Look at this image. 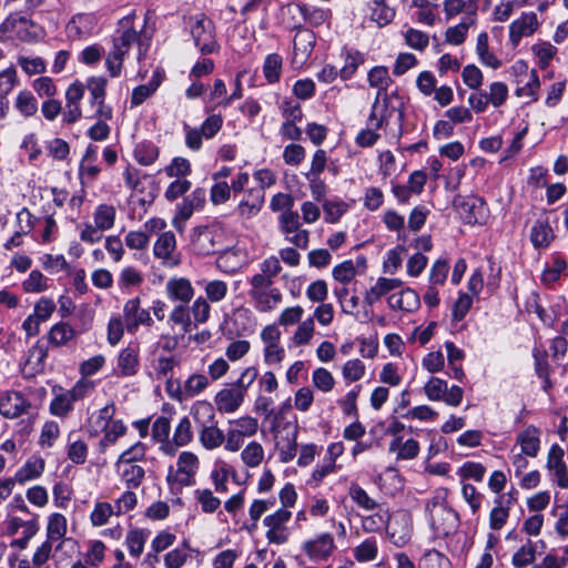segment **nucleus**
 I'll return each instance as SVG.
<instances>
[{
  "instance_id": "nucleus-1",
  "label": "nucleus",
  "mask_w": 568,
  "mask_h": 568,
  "mask_svg": "<svg viewBox=\"0 0 568 568\" xmlns=\"http://www.w3.org/2000/svg\"><path fill=\"white\" fill-rule=\"evenodd\" d=\"M281 260L268 256L258 264V272L248 278V296L258 313H272L283 302V293L274 287V278L281 273Z\"/></svg>"
},
{
  "instance_id": "nucleus-2",
  "label": "nucleus",
  "mask_w": 568,
  "mask_h": 568,
  "mask_svg": "<svg viewBox=\"0 0 568 568\" xmlns=\"http://www.w3.org/2000/svg\"><path fill=\"white\" fill-rule=\"evenodd\" d=\"M133 20L134 14L122 18L113 36V49L109 52L105 60L111 77L120 75L123 58L132 44L136 42L139 44V60L145 54L146 48L143 49V43L140 41V37L133 26Z\"/></svg>"
},
{
  "instance_id": "nucleus-3",
  "label": "nucleus",
  "mask_w": 568,
  "mask_h": 568,
  "mask_svg": "<svg viewBox=\"0 0 568 568\" xmlns=\"http://www.w3.org/2000/svg\"><path fill=\"white\" fill-rule=\"evenodd\" d=\"M191 415L199 424V442L203 448L214 450L226 443L225 433L217 427L214 407L206 400H200L191 407Z\"/></svg>"
},
{
  "instance_id": "nucleus-4",
  "label": "nucleus",
  "mask_w": 568,
  "mask_h": 568,
  "mask_svg": "<svg viewBox=\"0 0 568 568\" xmlns=\"http://www.w3.org/2000/svg\"><path fill=\"white\" fill-rule=\"evenodd\" d=\"M371 87L378 88L375 102L371 113V124L377 120L376 125L383 124L388 113V69L386 67H375L368 73Z\"/></svg>"
},
{
  "instance_id": "nucleus-5",
  "label": "nucleus",
  "mask_w": 568,
  "mask_h": 568,
  "mask_svg": "<svg viewBox=\"0 0 568 568\" xmlns=\"http://www.w3.org/2000/svg\"><path fill=\"white\" fill-rule=\"evenodd\" d=\"M190 32L195 47L202 54H211L219 48L215 37V26L204 13L189 18Z\"/></svg>"
},
{
  "instance_id": "nucleus-6",
  "label": "nucleus",
  "mask_w": 568,
  "mask_h": 568,
  "mask_svg": "<svg viewBox=\"0 0 568 568\" xmlns=\"http://www.w3.org/2000/svg\"><path fill=\"white\" fill-rule=\"evenodd\" d=\"M200 469V459L192 452H182L176 459V468L172 467L168 474L170 484H179L181 486H192L195 483V476Z\"/></svg>"
},
{
  "instance_id": "nucleus-7",
  "label": "nucleus",
  "mask_w": 568,
  "mask_h": 568,
  "mask_svg": "<svg viewBox=\"0 0 568 568\" xmlns=\"http://www.w3.org/2000/svg\"><path fill=\"white\" fill-rule=\"evenodd\" d=\"M257 419L251 416H243L230 420V428L225 433L226 443L224 449L227 452H237L242 447L245 437L254 436L257 433Z\"/></svg>"
},
{
  "instance_id": "nucleus-8",
  "label": "nucleus",
  "mask_w": 568,
  "mask_h": 568,
  "mask_svg": "<svg viewBox=\"0 0 568 568\" xmlns=\"http://www.w3.org/2000/svg\"><path fill=\"white\" fill-rule=\"evenodd\" d=\"M291 517L290 510L280 508L264 518L263 524L267 528L265 536L270 544L282 545L288 540L290 532L286 524Z\"/></svg>"
},
{
  "instance_id": "nucleus-9",
  "label": "nucleus",
  "mask_w": 568,
  "mask_h": 568,
  "mask_svg": "<svg viewBox=\"0 0 568 568\" xmlns=\"http://www.w3.org/2000/svg\"><path fill=\"white\" fill-rule=\"evenodd\" d=\"M123 320L130 334H135L141 325L151 326L153 324L150 311L141 307L139 297L130 298L124 303Z\"/></svg>"
},
{
  "instance_id": "nucleus-10",
  "label": "nucleus",
  "mask_w": 568,
  "mask_h": 568,
  "mask_svg": "<svg viewBox=\"0 0 568 568\" xmlns=\"http://www.w3.org/2000/svg\"><path fill=\"white\" fill-rule=\"evenodd\" d=\"M153 254L164 266H176L180 258L176 254V239L172 231L162 232L153 246Z\"/></svg>"
},
{
  "instance_id": "nucleus-11",
  "label": "nucleus",
  "mask_w": 568,
  "mask_h": 568,
  "mask_svg": "<svg viewBox=\"0 0 568 568\" xmlns=\"http://www.w3.org/2000/svg\"><path fill=\"white\" fill-rule=\"evenodd\" d=\"M455 204L462 209L469 224H484L488 219V207L479 196L471 195L455 200Z\"/></svg>"
},
{
  "instance_id": "nucleus-12",
  "label": "nucleus",
  "mask_w": 568,
  "mask_h": 568,
  "mask_svg": "<svg viewBox=\"0 0 568 568\" xmlns=\"http://www.w3.org/2000/svg\"><path fill=\"white\" fill-rule=\"evenodd\" d=\"M546 467L560 488H568V469L564 462V449L559 445L549 448Z\"/></svg>"
},
{
  "instance_id": "nucleus-13",
  "label": "nucleus",
  "mask_w": 568,
  "mask_h": 568,
  "mask_svg": "<svg viewBox=\"0 0 568 568\" xmlns=\"http://www.w3.org/2000/svg\"><path fill=\"white\" fill-rule=\"evenodd\" d=\"M302 549L311 560H325L335 549L334 538L328 532L320 534L314 539L305 541Z\"/></svg>"
},
{
  "instance_id": "nucleus-14",
  "label": "nucleus",
  "mask_w": 568,
  "mask_h": 568,
  "mask_svg": "<svg viewBox=\"0 0 568 568\" xmlns=\"http://www.w3.org/2000/svg\"><path fill=\"white\" fill-rule=\"evenodd\" d=\"M427 509L429 510L430 521L434 529L447 534L448 530L454 527L457 514L453 509L447 508L443 503L438 501V497L427 506Z\"/></svg>"
},
{
  "instance_id": "nucleus-15",
  "label": "nucleus",
  "mask_w": 568,
  "mask_h": 568,
  "mask_svg": "<svg viewBox=\"0 0 568 568\" xmlns=\"http://www.w3.org/2000/svg\"><path fill=\"white\" fill-rule=\"evenodd\" d=\"M539 22L536 13H523L509 26V40L514 47L518 45L524 37L532 36L538 29Z\"/></svg>"
},
{
  "instance_id": "nucleus-16",
  "label": "nucleus",
  "mask_w": 568,
  "mask_h": 568,
  "mask_svg": "<svg viewBox=\"0 0 568 568\" xmlns=\"http://www.w3.org/2000/svg\"><path fill=\"white\" fill-rule=\"evenodd\" d=\"M140 367V349L135 344H129L118 356L115 374L121 377L136 375Z\"/></svg>"
},
{
  "instance_id": "nucleus-17",
  "label": "nucleus",
  "mask_w": 568,
  "mask_h": 568,
  "mask_svg": "<svg viewBox=\"0 0 568 568\" xmlns=\"http://www.w3.org/2000/svg\"><path fill=\"white\" fill-rule=\"evenodd\" d=\"M29 26L32 23L27 18L11 14L0 24V39L16 36L21 41H30L32 37L28 30Z\"/></svg>"
},
{
  "instance_id": "nucleus-18",
  "label": "nucleus",
  "mask_w": 568,
  "mask_h": 568,
  "mask_svg": "<svg viewBox=\"0 0 568 568\" xmlns=\"http://www.w3.org/2000/svg\"><path fill=\"white\" fill-rule=\"evenodd\" d=\"M165 293L170 301L189 304L194 297V287L186 277H171L165 284Z\"/></svg>"
},
{
  "instance_id": "nucleus-19",
  "label": "nucleus",
  "mask_w": 568,
  "mask_h": 568,
  "mask_svg": "<svg viewBox=\"0 0 568 568\" xmlns=\"http://www.w3.org/2000/svg\"><path fill=\"white\" fill-rule=\"evenodd\" d=\"M315 34L308 29L296 32L293 42V63L303 65L313 52Z\"/></svg>"
},
{
  "instance_id": "nucleus-20",
  "label": "nucleus",
  "mask_w": 568,
  "mask_h": 568,
  "mask_svg": "<svg viewBox=\"0 0 568 568\" xmlns=\"http://www.w3.org/2000/svg\"><path fill=\"white\" fill-rule=\"evenodd\" d=\"M393 544L396 546L406 545L413 534V518L409 509H398L393 515Z\"/></svg>"
},
{
  "instance_id": "nucleus-21",
  "label": "nucleus",
  "mask_w": 568,
  "mask_h": 568,
  "mask_svg": "<svg viewBox=\"0 0 568 568\" xmlns=\"http://www.w3.org/2000/svg\"><path fill=\"white\" fill-rule=\"evenodd\" d=\"M245 394L242 389L231 386L216 393L214 403L216 409L222 414H231L239 409L244 400Z\"/></svg>"
},
{
  "instance_id": "nucleus-22",
  "label": "nucleus",
  "mask_w": 568,
  "mask_h": 568,
  "mask_svg": "<svg viewBox=\"0 0 568 568\" xmlns=\"http://www.w3.org/2000/svg\"><path fill=\"white\" fill-rule=\"evenodd\" d=\"M265 194L260 189H248L240 201L236 213L244 220H250L258 214L264 203Z\"/></svg>"
},
{
  "instance_id": "nucleus-23",
  "label": "nucleus",
  "mask_w": 568,
  "mask_h": 568,
  "mask_svg": "<svg viewBox=\"0 0 568 568\" xmlns=\"http://www.w3.org/2000/svg\"><path fill=\"white\" fill-rule=\"evenodd\" d=\"M28 407V400L19 392H7L0 396V414L6 418H17Z\"/></svg>"
},
{
  "instance_id": "nucleus-24",
  "label": "nucleus",
  "mask_w": 568,
  "mask_h": 568,
  "mask_svg": "<svg viewBox=\"0 0 568 568\" xmlns=\"http://www.w3.org/2000/svg\"><path fill=\"white\" fill-rule=\"evenodd\" d=\"M518 68L524 70L523 79L519 80V83H523V85L516 89L515 94L518 98H528L530 101H537L540 81L536 70L528 71L526 64L523 62L518 63Z\"/></svg>"
},
{
  "instance_id": "nucleus-25",
  "label": "nucleus",
  "mask_w": 568,
  "mask_h": 568,
  "mask_svg": "<svg viewBox=\"0 0 568 568\" xmlns=\"http://www.w3.org/2000/svg\"><path fill=\"white\" fill-rule=\"evenodd\" d=\"M516 444L524 455L536 457L540 450V430L532 425L526 427L517 435Z\"/></svg>"
},
{
  "instance_id": "nucleus-26",
  "label": "nucleus",
  "mask_w": 568,
  "mask_h": 568,
  "mask_svg": "<svg viewBox=\"0 0 568 568\" xmlns=\"http://www.w3.org/2000/svg\"><path fill=\"white\" fill-rule=\"evenodd\" d=\"M191 243L193 250L201 255H210L216 251L214 232L207 226L194 229Z\"/></svg>"
},
{
  "instance_id": "nucleus-27",
  "label": "nucleus",
  "mask_w": 568,
  "mask_h": 568,
  "mask_svg": "<svg viewBox=\"0 0 568 568\" xmlns=\"http://www.w3.org/2000/svg\"><path fill=\"white\" fill-rule=\"evenodd\" d=\"M283 430L286 433L285 438H281L277 442L280 449V458L283 463L291 462L297 453V425L293 423H286L283 426Z\"/></svg>"
},
{
  "instance_id": "nucleus-28",
  "label": "nucleus",
  "mask_w": 568,
  "mask_h": 568,
  "mask_svg": "<svg viewBox=\"0 0 568 568\" xmlns=\"http://www.w3.org/2000/svg\"><path fill=\"white\" fill-rule=\"evenodd\" d=\"M513 503L511 494L508 495V498L505 496H499L495 499V506L490 510L489 514V527L493 530H500L507 523L509 518V509Z\"/></svg>"
},
{
  "instance_id": "nucleus-29",
  "label": "nucleus",
  "mask_w": 568,
  "mask_h": 568,
  "mask_svg": "<svg viewBox=\"0 0 568 568\" xmlns=\"http://www.w3.org/2000/svg\"><path fill=\"white\" fill-rule=\"evenodd\" d=\"M210 385V379L201 373L191 374L184 382L182 388L179 389V400L192 398L203 393Z\"/></svg>"
},
{
  "instance_id": "nucleus-30",
  "label": "nucleus",
  "mask_w": 568,
  "mask_h": 568,
  "mask_svg": "<svg viewBox=\"0 0 568 568\" xmlns=\"http://www.w3.org/2000/svg\"><path fill=\"white\" fill-rule=\"evenodd\" d=\"M285 11L293 16L296 13L302 14L305 20L315 27L324 24L331 18V12L328 10L308 8L306 6L288 4L285 8Z\"/></svg>"
},
{
  "instance_id": "nucleus-31",
  "label": "nucleus",
  "mask_w": 568,
  "mask_h": 568,
  "mask_svg": "<svg viewBox=\"0 0 568 568\" xmlns=\"http://www.w3.org/2000/svg\"><path fill=\"white\" fill-rule=\"evenodd\" d=\"M7 532L11 536L17 535L20 529H23V534L28 536H34L39 530L38 516L31 515L30 519H22L16 515H7Z\"/></svg>"
},
{
  "instance_id": "nucleus-32",
  "label": "nucleus",
  "mask_w": 568,
  "mask_h": 568,
  "mask_svg": "<svg viewBox=\"0 0 568 568\" xmlns=\"http://www.w3.org/2000/svg\"><path fill=\"white\" fill-rule=\"evenodd\" d=\"M92 31V18L89 14H77L67 24L65 32L69 39L80 40Z\"/></svg>"
},
{
  "instance_id": "nucleus-33",
  "label": "nucleus",
  "mask_w": 568,
  "mask_h": 568,
  "mask_svg": "<svg viewBox=\"0 0 568 568\" xmlns=\"http://www.w3.org/2000/svg\"><path fill=\"white\" fill-rule=\"evenodd\" d=\"M44 465L43 458L31 457L17 470L14 479L20 484H24L29 480L39 478L44 470Z\"/></svg>"
},
{
  "instance_id": "nucleus-34",
  "label": "nucleus",
  "mask_w": 568,
  "mask_h": 568,
  "mask_svg": "<svg viewBox=\"0 0 568 568\" xmlns=\"http://www.w3.org/2000/svg\"><path fill=\"white\" fill-rule=\"evenodd\" d=\"M475 22L476 19L474 17V12L468 13V16H464L458 24L449 27L446 30V41L454 45L462 44L467 37L469 27L474 26Z\"/></svg>"
},
{
  "instance_id": "nucleus-35",
  "label": "nucleus",
  "mask_w": 568,
  "mask_h": 568,
  "mask_svg": "<svg viewBox=\"0 0 568 568\" xmlns=\"http://www.w3.org/2000/svg\"><path fill=\"white\" fill-rule=\"evenodd\" d=\"M160 84L161 77L158 72H155L146 84H141L134 88L130 99L131 108L141 105L145 100L155 93Z\"/></svg>"
},
{
  "instance_id": "nucleus-36",
  "label": "nucleus",
  "mask_w": 568,
  "mask_h": 568,
  "mask_svg": "<svg viewBox=\"0 0 568 568\" xmlns=\"http://www.w3.org/2000/svg\"><path fill=\"white\" fill-rule=\"evenodd\" d=\"M476 52L480 63L484 65L491 68L494 70L498 69L501 65V61L489 51L488 45V34L486 32H481L477 37L476 42Z\"/></svg>"
},
{
  "instance_id": "nucleus-37",
  "label": "nucleus",
  "mask_w": 568,
  "mask_h": 568,
  "mask_svg": "<svg viewBox=\"0 0 568 568\" xmlns=\"http://www.w3.org/2000/svg\"><path fill=\"white\" fill-rule=\"evenodd\" d=\"M17 219L21 224L20 231H17L6 243V250H12L22 244V235L27 234L32 229V214L28 209H22L18 214Z\"/></svg>"
},
{
  "instance_id": "nucleus-38",
  "label": "nucleus",
  "mask_w": 568,
  "mask_h": 568,
  "mask_svg": "<svg viewBox=\"0 0 568 568\" xmlns=\"http://www.w3.org/2000/svg\"><path fill=\"white\" fill-rule=\"evenodd\" d=\"M74 336L75 332L73 327L65 322L54 324L48 333V339L54 347L65 345L73 339Z\"/></svg>"
},
{
  "instance_id": "nucleus-39",
  "label": "nucleus",
  "mask_w": 568,
  "mask_h": 568,
  "mask_svg": "<svg viewBox=\"0 0 568 568\" xmlns=\"http://www.w3.org/2000/svg\"><path fill=\"white\" fill-rule=\"evenodd\" d=\"M443 6L447 20H450L462 13H464V16H468L470 12H474L475 18L477 17V4L475 2H469V0H445Z\"/></svg>"
},
{
  "instance_id": "nucleus-40",
  "label": "nucleus",
  "mask_w": 568,
  "mask_h": 568,
  "mask_svg": "<svg viewBox=\"0 0 568 568\" xmlns=\"http://www.w3.org/2000/svg\"><path fill=\"white\" fill-rule=\"evenodd\" d=\"M47 357L48 349L37 343L29 349L24 366L30 369L31 374L40 373L44 369Z\"/></svg>"
},
{
  "instance_id": "nucleus-41",
  "label": "nucleus",
  "mask_w": 568,
  "mask_h": 568,
  "mask_svg": "<svg viewBox=\"0 0 568 568\" xmlns=\"http://www.w3.org/2000/svg\"><path fill=\"white\" fill-rule=\"evenodd\" d=\"M102 432L104 434L100 439L99 446L101 452H104L125 434L126 426L121 419H114Z\"/></svg>"
},
{
  "instance_id": "nucleus-42",
  "label": "nucleus",
  "mask_w": 568,
  "mask_h": 568,
  "mask_svg": "<svg viewBox=\"0 0 568 568\" xmlns=\"http://www.w3.org/2000/svg\"><path fill=\"white\" fill-rule=\"evenodd\" d=\"M121 468V478L128 488H138L145 476L144 468L136 464L118 465Z\"/></svg>"
},
{
  "instance_id": "nucleus-43",
  "label": "nucleus",
  "mask_w": 568,
  "mask_h": 568,
  "mask_svg": "<svg viewBox=\"0 0 568 568\" xmlns=\"http://www.w3.org/2000/svg\"><path fill=\"white\" fill-rule=\"evenodd\" d=\"M115 207L109 204H100L93 213V221L103 232L112 229L115 222Z\"/></svg>"
},
{
  "instance_id": "nucleus-44",
  "label": "nucleus",
  "mask_w": 568,
  "mask_h": 568,
  "mask_svg": "<svg viewBox=\"0 0 568 568\" xmlns=\"http://www.w3.org/2000/svg\"><path fill=\"white\" fill-rule=\"evenodd\" d=\"M149 535L150 531L145 529H132L128 532L125 544L131 556L139 557L143 552Z\"/></svg>"
},
{
  "instance_id": "nucleus-45",
  "label": "nucleus",
  "mask_w": 568,
  "mask_h": 568,
  "mask_svg": "<svg viewBox=\"0 0 568 568\" xmlns=\"http://www.w3.org/2000/svg\"><path fill=\"white\" fill-rule=\"evenodd\" d=\"M67 534V518L59 513H54L49 517L47 526V538L49 541L62 539Z\"/></svg>"
},
{
  "instance_id": "nucleus-46",
  "label": "nucleus",
  "mask_w": 568,
  "mask_h": 568,
  "mask_svg": "<svg viewBox=\"0 0 568 568\" xmlns=\"http://www.w3.org/2000/svg\"><path fill=\"white\" fill-rule=\"evenodd\" d=\"M16 109L26 118L32 116L38 111V101L32 92L22 90L17 94Z\"/></svg>"
},
{
  "instance_id": "nucleus-47",
  "label": "nucleus",
  "mask_w": 568,
  "mask_h": 568,
  "mask_svg": "<svg viewBox=\"0 0 568 568\" xmlns=\"http://www.w3.org/2000/svg\"><path fill=\"white\" fill-rule=\"evenodd\" d=\"M264 458V448L257 442L248 443L241 453V459L247 467L256 468Z\"/></svg>"
},
{
  "instance_id": "nucleus-48",
  "label": "nucleus",
  "mask_w": 568,
  "mask_h": 568,
  "mask_svg": "<svg viewBox=\"0 0 568 568\" xmlns=\"http://www.w3.org/2000/svg\"><path fill=\"white\" fill-rule=\"evenodd\" d=\"M283 59L277 53L267 54L263 64V74L268 83H275L280 80Z\"/></svg>"
},
{
  "instance_id": "nucleus-49",
  "label": "nucleus",
  "mask_w": 568,
  "mask_h": 568,
  "mask_svg": "<svg viewBox=\"0 0 568 568\" xmlns=\"http://www.w3.org/2000/svg\"><path fill=\"white\" fill-rule=\"evenodd\" d=\"M179 365L175 356H160L153 362V369L158 379H166L169 383L173 376L174 368Z\"/></svg>"
},
{
  "instance_id": "nucleus-50",
  "label": "nucleus",
  "mask_w": 568,
  "mask_h": 568,
  "mask_svg": "<svg viewBox=\"0 0 568 568\" xmlns=\"http://www.w3.org/2000/svg\"><path fill=\"white\" fill-rule=\"evenodd\" d=\"M115 407L113 403H110L93 414L90 420L91 432L98 434L102 432L113 419Z\"/></svg>"
},
{
  "instance_id": "nucleus-51",
  "label": "nucleus",
  "mask_w": 568,
  "mask_h": 568,
  "mask_svg": "<svg viewBox=\"0 0 568 568\" xmlns=\"http://www.w3.org/2000/svg\"><path fill=\"white\" fill-rule=\"evenodd\" d=\"M172 325H180L183 333H189L192 327V317L187 304H178L169 315Z\"/></svg>"
},
{
  "instance_id": "nucleus-52",
  "label": "nucleus",
  "mask_w": 568,
  "mask_h": 568,
  "mask_svg": "<svg viewBox=\"0 0 568 568\" xmlns=\"http://www.w3.org/2000/svg\"><path fill=\"white\" fill-rule=\"evenodd\" d=\"M73 404L74 402L69 396V393L61 389L50 403V413L58 417H64L73 409Z\"/></svg>"
},
{
  "instance_id": "nucleus-53",
  "label": "nucleus",
  "mask_w": 568,
  "mask_h": 568,
  "mask_svg": "<svg viewBox=\"0 0 568 568\" xmlns=\"http://www.w3.org/2000/svg\"><path fill=\"white\" fill-rule=\"evenodd\" d=\"M536 557V545L528 540L513 556L511 564L515 568H526L534 562Z\"/></svg>"
},
{
  "instance_id": "nucleus-54",
  "label": "nucleus",
  "mask_w": 568,
  "mask_h": 568,
  "mask_svg": "<svg viewBox=\"0 0 568 568\" xmlns=\"http://www.w3.org/2000/svg\"><path fill=\"white\" fill-rule=\"evenodd\" d=\"M113 515H115L114 506L106 501H98L90 515V520L94 527H101L106 525Z\"/></svg>"
},
{
  "instance_id": "nucleus-55",
  "label": "nucleus",
  "mask_w": 568,
  "mask_h": 568,
  "mask_svg": "<svg viewBox=\"0 0 568 568\" xmlns=\"http://www.w3.org/2000/svg\"><path fill=\"white\" fill-rule=\"evenodd\" d=\"M531 51L538 59V65L540 69L545 70L549 67L550 61L557 54L558 50L550 42L541 41L534 44Z\"/></svg>"
},
{
  "instance_id": "nucleus-56",
  "label": "nucleus",
  "mask_w": 568,
  "mask_h": 568,
  "mask_svg": "<svg viewBox=\"0 0 568 568\" xmlns=\"http://www.w3.org/2000/svg\"><path fill=\"white\" fill-rule=\"evenodd\" d=\"M552 239L551 227L541 221H537L530 233V240L535 247H546Z\"/></svg>"
},
{
  "instance_id": "nucleus-57",
  "label": "nucleus",
  "mask_w": 568,
  "mask_h": 568,
  "mask_svg": "<svg viewBox=\"0 0 568 568\" xmlns=\"http://www.w3.org/2000/svg\"><path fill=\"white\" fill-rule=\"evenodd\" d=\"M205 297L211 303L223 301L227 294V284L222 280H212L204 282L203 286Z\"/></svg>"
},
{
  "instance_id": "nucleus-58",
  "label": "nucleus",
  "mask_w": 568,
  "mask_h": 568,
  "mask_svg": "<svg viewBox=\"0 0 568 568\" xmlns=\"http://www.w3.org/2000/svg\"><path fill=\"white\" fill-rule=\"evenodd\" d=\"M402 437H396L393 439V450L397 449V458L399 459H412L417 456L419 452V445L413 438H407L405 442Z\"/></svg>"
},
{
  "instance_id": "nucleus-59",
  "label": "nucleus",
  "mask_w": 568,
  "mask_h": 568,
  "mask_svg": "<svg viewBox=\"0 0 568 568\" xmlns=\"http://www.w3.org/2000/svg\"><path fill=\"white\" fill-rule=\"evenodd\" d=\"M159 148L150 142H143L136 145L134 158L141 165H151L159 158Z\"/></svg>"
},
{
  "instance_id": "nucleus-60",
  "label": "nucleus",
  "mask_w": 568,
  "mask_h": 568,
  "mask_svg": "<svg viewBox=\"0 0 568 568\" xmlns=\"http://www.w3.org/2000/svg\"><path fill=\"white\" fill-rule=\"evenodd\" d=\"M194 498L205 514L214 513L221 505L220 498L215 497L213 491L207 488L196 489L194 491Z\"/></svg>"
},
{
  "instance_id": "nucleus-61",
  "label": "nucleus",
  "mask_w": 568,
  "mask_h": 568,
  "mask_svg": "<svg viewBox=\"0 0 568 568\" xmlns=\"http://www.w3.org/2000/svg\"><path fill=\"white\" fill-rule=\"evenodd\" d=\"M315 333V324L313 318H306L298 323L296 331L292 336V342L296 346H303L311 342Z\"/></svg>"
},
{
  "instance_id": "nucleus-62",
  "label": "nucleus",
  "mask_w": 568,
  "mask_h": 568,
  "mask_svg": "<svg viewBox=\"0 0 568 568\" xmlns=\"http://www.w3.org/2000/svg\"><path fill=\"white\" fill-rule=\"evenodd\" d=\"M173 440L181 447L187 446L193 440L191 420L184 416L180 419L173 432Z\"/></svg>"
},
{
  "instance_id": "nucleus-63",
  "label": "nucleus",
  "mask_w": 568,
  "mask_h": 568,
  "mask_svg": "<svg viewBox=\"0 0 568 568\" xmlns=\"http://www.w3.org/2000/svg\"><path fill=\"white\" fill-rule=\"evenodd\" d=\"M395 296H397V298L395 304L393 303V308L397 307L405 312H413L419 305V298L412 290H402L398 294H393V298Z\"/></svg>"
},
{
  "instance_id": "nucleus-64",
  "label": "nucleus",
  "mask_w": 568,
  "mask_h": 568,
  "mask_svg": "<svg viewBox=\"0 0 568 568\" xmlns=\"http://www.w3.org/2000/svg\"><path fill=\"white\" fill-rule=\"evenodd\" d=\"M164 172L169 178L185 179L191 174L192 169L189 160L176 156L168 166H165Z\"/></svg>"
}]
</instances>
